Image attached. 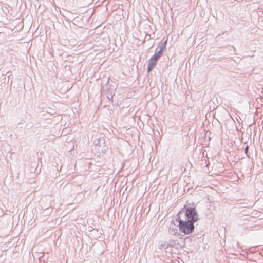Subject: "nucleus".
Segmentation results:
<instances>
[{"label": "nucleus", "mask_w": 263, "mask_h": 263, "mask_svg": "<svg viewBox=\"0 0 263 263\" xmlns=\"http://www.w3.org/2000/svg\"><path fill=\"white\" fill-rule=\"evenodd\" d=\"M191 203H189L184 206V209H182L179 212H182V218L189 220V222L192 221L194 223L199 219L198 218V215L197 212L196 210V205L194 203L192 206H191Z\"/></svg>", "instance_id": "1"}, {"label": "nucleus", "mask_w": 263, "mask_h": 263, "mask_svg": "<svg viewBox=\"0 0 263 263\" xmlns=\"http://www.w3.org/2000/svg\"><path fill=\"white\" fill-rule=\"evenodd\" d=\"M182 212H179L177 215V221L179 223V230L184 234H191L194 231L195 227L194 223L192 221L182 218Z\"/></svg>", "instance_id": "2"}, {"label": "nucleus", "mask_w": 263, "mask_h": 263, "mask_svg": "<svg viewBox=\"0 0 263 263\" xmlns=\"http://www.w3.org/2000/svg\"><path fill=\"white\" fill-rule=\"evenodd\" d=\"M162 54L163 53L159 50L158 51L156 52L151 58L158 61V60L160 58Z\"/></svg>", "instance_id": "3"}, {"label": "nucleus", "mask_w": 263, "mask_h": 263, "mask_svg": "<svg viewBox=\"0 0 263 263\" xmlns=\"http://www.w3.org/2000/svg\"><path fill=\"white\" fill-rule=\"evenodd\" d=\"M157 61L156 60H155L152 58H151V59L148 61V64L155 67L157 64Z\"/></svg>", "instance_id": "4"}, {"label": "nucleus", "mask_w": 263, "mask_h": 263, "mask_svg": "<svg viewBox=\"0 0 263 263\" xmlns=\"http://www.w3.org/2000/svg\"><path fill=\"white\" fill-rule=\"evenodd\" d=\"M167 41H165L163 42L159 47V51L163 53V51L164 49L166 48Z\"/></svg>", "instance_id": "5"}, {"label": "nucleus", "mask_w": 263, "mask_h": 263, "mask_svg": "<svg viewBox=\"0 0 263 263\" xmlns=\"http://www.w3.org/2000/svg\"><path fill=\"white\" fill-rule=\"evenodd\" d=\"M168 242L170 247H174L177 244V240L171 239Z\"/></svg>", "instance_id": "6"}, {"label": "nucleus", "mask_w": 263, "mask_h": 263, "mask_svg": "<svg viewBox=\"0 0 263 263\" xmlns=\"http://www.w3.org/2000/svg\"><path fill=\"white\" fill-rule=\"evenodd\" d=\"M160 246L161 247H163L164 249H168L170 247L168 241L164 242L161 244Z\"/></svg>", "instance_id": "7"}, {"label": "nucleus", "mask_w": 263, "mask_h": 263, "mask_svg": "<svg viewBox=\"0 0 263 263\" xmlns=\"http://www.w3.org/2000/svg\"><path fill=\"white\" fill-rule=\"evenodd\" d=\"M154 67H155L148 64V66L147 67V72H149L150 71H151L154 69Z\"/></svg>", "instance_id": "8"}, {"label": "nucleus", "mask_w": 263, "mask_h": 263, "mask_svg": "<svg viewBox=\"0 0 263 263\" xmlns=\"http://www.w3.org/2000/svg\"><path fill=\"white\" fill-rule=\"evenodd\" d=\"M248 151H249V146L247 145L245 148V152L247 155V156L249 158H250V156L248 154Z\"/></svg>", "instance_id": "9"}, {"label": "nucleus", "mask_w": 263, "mask_h": 263, "mask_svg": "<svg viewBox=\"0 0 263 263\" xmlns=\"http://www.w3.org/2000/svg\"><path fill=\"white\" fill-rule=\"evenodd\" d=\"M127 198H121V199L120 200V204L121 203V202H124L125 203L126 201Z\"/></svg>", "instance_id": "10"}, {"label": "nucleus", "mask_w": 263, "mask_h": 263, "mask_svg": "<svg viewBox=\"0 0 263 263\" xmlns=\"http://www.w3.org/2000/svg\"><path fill=\"white\" fill-rule=\"evenodd\" d=\"M71 42H72V45H74V44H76L77 43H76V40H72L71 41Z\"/></svg>", "instance_id": "11"}, {"label": "nucleus", "mask_w": 263, "mask_h": 263, "mask_svg": "<svg viewBox=\"0 0 263 263\" xmlns=\"http://www.w3.org/2000/svg\"><path fill=\"white\" fill-rule=\"evenodd\" d=\"M210 199H211V198H207V200H208V201L209 202H212V200H211Z\"/></svg>", "instance_id": "12"}, {"label": "nucleus", "mask_w": 263, "mask_h": 263, "mask_svg": "<svg viewBox=\"0 0 263 263\" xmlns=\"http://www.w3.org/2000/svg\"><path fill=\"white\" fill-rule=\"evenodd\" d=\"M74 208H74V207L70 208V210H73Z\"/></svg>", "instance_id": "13"}, {"label": "nucleus", "mask_w": 263, "mask_h": 263, "mask_svg": "<svg viewBox=\"0 0 263 263\" xmlns=\"http://www.w3.org/2000/svg\"><path fill=\"white\" fill-rule=\"evenodd\" d=\"M72 205H73V204H69L68 206H72Z\"/></svg>", "instance_id": "14"}, {"label": "nucleus", "mask_w": 263, "mask_h": 263, "mask_svg": "<svg viewBox=\"0 0 263 263\" xmlns=\"http://www.w3.org/2000/svg\"><path fill=\"white\" fill-rule=\"evenodd\" d=\"M111 99H113V96H112V95H111Z\"/></svg>", "instance_id": "15"}, {"label": "nucleus", "mask_w": 263, "mask_h": 263, "mask_svg": "<svg viewBox=\"0 0 263 263\" xmlns=\"http://www.w3.org/2000/svg\"><path fill=\"white\" fill-rule=\"evenodd\" d=\"M101 140V138L98 139V141H100Z\"/></svg>", "instance_id": "16"}, {"label": "nucleus", "mask_w": 263, "mask_h": 263, "mask_svg": "<svg viewBox=\"0 0 263 263\" xmlns=\"http://www.w3.org/2000/svg\"><path fill=\"white\" fill-rule=\"evenodd\" d=\"M63 183L61 184V187H62L63 186Z\"/></svg>", "instance_id": "17"}]
</instances>
